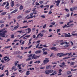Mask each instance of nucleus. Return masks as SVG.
<instances>
[{
    "label": "nucleus",
    "instance_id": "f257e3e1",
    "mask_svg": "<svg viewBox=\"0 0 77 77\" xmlns=\"http://www.w3.org/2000/svg\"><path fill=\"white\" fill-rule=\"evenodd\" d=\"M69 54V53H66V54H63V53H58L57 54V57H58L59 56H60V55H62V56H66V55H68Z\"/></svg>",
    "mask_w": 77,
    "mask_h": 77
},
{
    "label": "nucleus",
    "instance_id": "f03ea898",
    "mask_svg": "<svg viewBox=\"0 0 77 77\" xmlns=\"http://www.w3.org/2000/svg\"><path fill=\"white\" fill-rule=\"evenodd\" d=\"M39 57H40V55L35 56V54H34L32 55V56L31 57V59H38V58H39Z\"/></svg>",
    "mask_w": 77,
    "mask_h": 77
},
{
    "label": "nucleus",
    "instance_id": "7ed1b4c3",
    "mask_svg": "<svg viewBox=\"0 0 77 77\" xmlns=\"http://www.w3.org/2000/svg\"><path fill=\"white\" fill-rule=\"evenodd\" d=\"M74 25V24H71L67 26V25L66 24H65L64 26H63V29H64V28H68V27H70L71 26H72H72Z\"/></svg>",
    "mask_w": 77,
    "mask_h": 77
},
{
    "label": "nucleus",
    "instance_id": "20e7f679",
    "mask_svg": "<svg viewBox=\"0 0 77 77\" xmlns=\"http://www.w3.org/2000/svg\"><path fill=\"white\" fill-rule=\"evenodd\" d=\"M41 36V37H42L43 36H44V33L41 34V32H40L39 34H38L37 37L35 38V39H38V38H39V36Z\"/></svg>",
    "mask_w": 77,
    "mask_h": 77
},
{
    "label": "nucleus",
    "instance_id": "39448f33",
    "mask_svg": "<svg viewBox=\"0 0 77 77\" xmlns=\"http://www.w3.org/2000/svg\"><path fill=\"white\" fill-rule=\"evenodd\" d=\"M49 59H50L49 58H46L45 59V60H44L43 62L44 63H48L49 62Z\"/></svg>",
    "mask_w": 77,
    "mask_h": 77
},
{
    "label": "nucleus",
    "instance_id": "423d86ee",
    "mask_svg": "<svg viewBox=\"0 0 77 77\" xmlns=\"http://www.w3.org/2000/svg\"><path fill=\"white\" fill-rule=\"evenodd\" d=\"M60 0H58L57 1L55 2L57 3L56 6H58V7H59V4L60 3Z\"/></svg>",
    "mask_w": 77,
    "mask_h": 77
},
{
    "label": "nucleus",
    "instance_id": "0eeeda50",
    "mask_svg": "<svg viewBox=\"0 0 77 77\" xmlns=\"http://www.w3.org/2000/svg\"><path fill=\"white\" fill-rule=\"evenodd\" d=\"M6 33L7 32V31L5 30V28H4L2 29H1L0 30V33Z\"/></svg>",
    "mask_w": 77,
    "mask_h": 77
},
{
    "label": "nucleus",
    "instance_id": "6e6552de",
    "mask_svg": "<svg viewBox=\"0 0 77 77\" xmlns=\"http://www.w3.org/2000/svg\"><path fill=\"white\" fill-rule=\"evenodd\" d=\"M45 73L46 75H48L50 73L49 72V70H46L45 71Z\"/></svg>",
    "mask_w": 77,
    "mask_h": 77
},
{
    "label": "nucleus",
    "instance_id": "1a4fd4ad",
    "mask_svg": "<svg viewBox=\"0 0 77 77\" xmlns=\"http://www.w3.org/2000/svg\"><path fill=\"white\" fill-rule=\"evenodd\" d=\"M0 36L2 37H5L6 36V34L5 33H0Z\"/></svg>",
    "mask_w": 77,
    "mask_h": 77
},
{
    "label": "nucleus",
    "instance_id": "9d476101",
    "mask_svg": "<svg viewBox=\"0 0 77 77\" xmlns=\"http://www.w3.org/2000/svg\"><path fill=\"white\" fill-rule=\"evenodd\" d=\"M65 37L66 38H69V37H71V35H68V34L66 33H65L64 34Z\"/></svg>",
    "mask_w": 77,
    "mask_h": 77
},
{
    "label": "nucleus",
    "instance_id": "9b49d317",
    "mask_svg": "<svg viewBox=\"0 0 77 77\" xmlns=\"http://www.w3.org/2000/svg\"><path fill=\"white\" fill-rule=\"evenodd\" d=\"M50 50H54V51H57V49H56V48L52 47V48H50Z\"/></svg>",
    "mask_w": 77,
    "mask_h": 77
},
{
    "label": "nucleus",
    "instance_id": "f8f14e48",
    "mask_svg": "<svg viewBox=\"0 0 77 77\" xmlns=\"http://www.w3.org/2000/svg\"><path fill=\"white\" fill-rule=\"evenodd\" d=\"M4 60L5 61H6L7 62H9V61L11 60V59H9V57H8L7 58V59H5Z\"/></svg>",
    "mask_w": 77,
    "mask_h": 77
},
{
    "label": "nucleus",
    "instance_id": "ddd939ff",
    "mask_svg": "<svg viewBox=\"0 0 77 77\" xmlns=\"http://www.w3.org/2000/svg\"><path fill=\"white\" fill-rule=\"evenodd\" d=\"M17 11H18V10L16 9V10H14V11H13L11 12V14H14V13H15L16 12H17Z\"/></svg>",
    "mask_w": 77,
    "mask_h": 77
},
{
    "label": "nucleus",
    "instance_id": "4468645a",
    "mask_svg": "<svg viewBox=\"0 0 77 77\" xmlns=\"http://www.w3.org/2000/svg\"><path fill=\"white\" fill-rule=\"evenodd\" d=\"M6 12L4 11L1 14V15L3 16V15H6Z\"/></svg>",
    "mask_w": 77,
    "mask_h": 77
},
{
    "label": "nucleus",
    "instance_id": "2eb2a0df",
    "mask_svg": "<svg viewBox=\"0 0 77 77\" xmlns=\"http://www.w3.org/2000/svg\"><path fill=\"white\" fill-rule=\"evenodd\" d=\"M6 3H7V4L5 7V8H6L9 5V2L8 1H7Z\"/></svg>",
    "mask_w": 77,
    "mask_h": 77
},
{
    "label": "nucleus",
    "instance_id": "dca6fc26",
    "mask_svg": "<svg viewBox=\"0 0 77 77\" xmlns=\"http://www.w3.org/2000/svg\"><path fill=\"white\" fill-rule=\"evenodd\" d=\"M41 53V50H39L37 51H35V54H39V53Z\"/></svg>",
    "mask_w": 77,
    "mask_h": 77
},
{
    "label": "nucleus",
    "instance_id": "f3484780",
    "mask_svg": "<svg viewBox=\"0 0 77 77\" xmlns=\"http://www.w3.org/2000/svg\"><path fill=\"white\" fill-rule=\"evenodd\" d=\"M5 72H7V73L6 74V75H7V76H8V75H9V71H8V70H5Z\"/></svg>",
    "mask_w": 77,
    "mask_h": 77
},
{
    "label": "nucleus",
    "instance_id": "a211bd4d",
    "mask_svg": "<svg viewBox=\"0 0 77 77\" xmlns=\"http://www.w3.org/2000/svg\"><path fill=\"white\" fill-rule=\"evenodd\" d=\"M73 22V20H71V21L68 22L67 23V25H69V23H72Z\"/></svg>",
    "mask_w": 77,
    "mask_h": 77
},
{
    "label": "nucleus",
    "instance_id": "6ab92c4d",
    "mask_svg": "<svg viewBox=\"0 0 77 77\" xmlns=\"http://www.w3.org/2000/svg\"><path fill=\"white\" fill-rule=\"evenodd\" d=\"M18 27H19V26L17 25V26L14 27V29L15 30H17V29L18 28Z\"/></svg>",
    "mask_w": 77,
    "mask_h": 77
},
{
    "label": "nucleus",
    "instance_id": "aec40b11",
    "mask_svg": "<svg viewBox=\"0 0 77 77\" xmlns=\"http://www.w3.org/2000/svg\"><path fill=\"white\" fill-rule=\"evenodd\" d=\"M71 73V72L70 71H68L67 72V75H68L70 74Z\"/></svg>",
    "mask_w": 77,
    "mask_h": 77
},
{
    "label": "nucleus",
    "instance_id": "412c9836",
    "mask_svg": "<svg viewBox=\"0 0 77 77\" xmlns=\"http://www.w3.org/2000/svg\"><path fill=\"white\" fill-rule=\"evenodd\" d=\"M30 72V71H28L26 72V75H30V72Z\"/></svg>",
    "mask_w": 77,
    "mask_h": 77
},
{
    "label": "nucleus",
    "instance_id": "4be33fe9",
    "mask_svg": "<svg viewBox=\"0 0 77 77\" xmlns=\"http://www.w3.org/2000/svg\"><path fill=\"white\" fill-rule=\"evenodd\" d=\"M51 67H52V66H46V69H48L49 68H51Z\"/></svg>",
    "mask_w": 77,
    "mask_h": 77
},
{
    "label": "nucleus",
    "instance_id": "5701e85b",
    "mask_svg": "<svg viewBox=\"0 0 77 77\" xmlns=\"http://www.w3.org/2000/svg\"><path fill=\"white\" fill-rule=\"evenodd\" d=\"M28 33H29L31 32V29L30 28L28 29Z\"/></svg>",
    "mask_w": 77,
    "mask_h": 77
},
{
    "label": "nucleus",
    "instance_id": "b1692460",
    "mask_svg": "<svg viewBox=\"0 0 77 77\" xmlns=\"http://www.w3.org/2000/svg\"><path fill=\"white\" fill-rule=\"evenodd\" d=\"M20 10H23V5H21L20 7Z\"/></svg>",
    "mask_w": 77,
    "mask_h": 77
},
{
    "label": "nucleus",
    "instance_id": "393cba45",
    "mask_svg": "<svg viewBox=\"0 0 77 77\" xmlns=\"http://www.w3.org/2000/svg\"><path fill=\"white\" fill-rule=\"evenodd\" d=\"M53 71H54L52 69H51L50 70H49V74L50 73H52V72H53Z\"/></svg>",
    "mask_w": 77,
    "mask_h": 77
},
{
    "label": "nucleus",
    "instance_id": "a878e982",
    "mask_svg": "<svg viewBox=\"0 0 77 77\" xmlns=\"http://www.w3.org/2000/svg\"><path fill=\"white\" fill-rule=\"evenodd\" d=\"M75 62H71L70 63V65H73L74 64H75Z\"/></svg>",
    "mask_w": 77,
    "mask_h": 77
},
{
    "label": "nucleus",
    "instance_id": "bb28decb",
    "mask_svg": "<svg viewBox=\"0 0 77 77\" xmlns=\"http://www.w3.org/2000/svg\"><path fill=\"white\" fill-rule=\"evenodd\" d=\"M14 6V1H12L11 2V7H13Z\"/></svg>",
    "mask_w": 77,
    "mask_h": 77
},
{
    "label": "nucleus",
    "instance_id": "cd10ccee",
    "mask_svg": "<svg viewBox=\"0 0 77 77\" xmlns=\"http://www.w3.org/2000/svg\"><path fill=\"white\" fill-rule=\"evenodd\" d=\"M69 46V45H66L65 46H64V47H65V48H67V47H68Z\"/></svg>",
    "mask_w": 77,
    "mask_h": 77
},
{
    "label": "nucleus",
    "instance_id": "c85d7f7f",
    "mask_svg": "<svg viewBox=\"0 0 77 77\" xmlns=\"http://www.w3.org/2000/svg\"><path fill=\"white\" fill-rule=\"evenodd\" d=\"M17 57L19 58V59H22L23 58L22 56H20V55H18L17 56Z\"/></svg>",
    "mask_w": 77,
    "mask_h": 77
},
{
    "label": "nucleus",
    "instance_id": "c756f323",
    "mask_svg": "<svg viewBox=\"0 0 77 77\" xmlns=\"http://www.w3.org/2000/svg\"><path fill=\"white\" fill-rule=\"evenodd\" d=\"M77 7H74L73 8V10H77Z\"/></svg>",
    "mask_w": 77,
    "mask_h": 77
},
{
    "label": "nucleus",
    "instance_id": "7c9ffc66",
    "mask_svg": "<svg viewBox=\"0 0 77 77\" xmlns=\"http://www.w3.org/2000/svg\"><path fill=\"white\" fill-rule=\"evenodd\" d=\"M11 46H9L5 47L4 48H11Z\"/></svg>",
    "mask_w": 77,
    "mask_h": 77
},
{
    "label": "nucleus",
    "instance_id": "2f4dec72",
    "mask_svg": "<svg viewBox=\"0 0 77 77\" xmlns=\"http://www.w3.org/2000/svg\"><path fill=\"white\" fill-rule=\"evenodd\" d=\"M22 18V16H19L17 17V19H20V18Z\"/></svg>",
    "mask_w": 77,
    "mask_h": 77
},
{
    "label": "nucleus",
    "instance_id": "473e14b6",
    "mask_svg": "<svg viewBox=\"0 0 77 77\" xmlns=\"http://www.w3.org/2000/svg\"><path fill=\"white\" fill-rule=\"evenodd\" d=\"M70 11H71L72 12H74V11H73V8H70Z\"/></svg>",
    "mask_w": 77,
    "mask_h": 77
},
{
    "label": "nucleus",
    "instance_id": "72a5a7b5",
    "mask_svg": "<svg viewBox=\"0 0 77 77\" xmlns=\"http://www.w3.org/2000/svg\"><path fill=\"white\" fill-rule=\"evenodd\" d=\"M46 26H47V24H45L44 25V26H43V29H45V27H46Z\"/></svg>",
    "mask_w": 77,
    "mask_h": 77
},
{
    "label": "nucleus",
    "instance_id": "f704fd0d",
    "mask_svg": "<svg viewBox=\"0 0 77 77\" xmlns=\"http://www.w3.org/2000/svg\"><path fill=\"white\" fill-rule=\"evenodd\" d=\"M65 11H66L67 12H69V10H68V9L67 8H65Z\"/></svg>",
    "mask_w": 77,
    "mask_h": 77
},
{
    "label": "nucleus",
    "instance_id": "c9c22d12",
    "mask_svg": "<svg viewBox=\"0 0 77 77\" xmlns=\"http://www.w3.org/2000/svg\"><path fill=\"white\" fill-rule=\"evenodd\" d=\"M14 53L15 54H18V53H19V52L16 51V52H14Z\"/></svg>",
    "mask_w": 77,
    "mask_h": 77
},
{
    "label": "nucleus",
    "instance_id": "e433bc0d",
    "mask_svg": "<svg viewBox=\"0 0 77 77\" xmlns=\"http://www.w3.org/2000/svg\"><path fill=\"white\" fill-rule=\"evenodd\" d=\"M62 71V69H60L59 70V73H60Z\"/></svg>",
    "mask_w": 77,
    "mask_h": 77
},
{
    "label": "nucleus",
    "instance_id": "4c0bfd02",
    "mask_svg": "<svg viewBox=\"0 0 77 77\" xmlns=\"http://www.w3.org/2000/svg\"><path fill=\"white\" fill-rule=\"evenodd\" d=\"M41 32L42 33H45V32H46V31H45V30H43L41 31Z\"/></svg>",
    "mask_w": 77,
    "mask_h": 77
},
{
    "label": "nucleus",
    "instance_id": "58836bf2",
    "mask_svg": "<svg viewBox=\"0 0 77 77\" xmlns=\"http://www.w3.org/2000/svg\"><path fill=\"white\" fill-rule=\"evenodd\" d=\"M5 23V21L2 20L0 21V23Z\"/></svg>",
    "mask_w": 77,
    "mask_h": 77
},
{
    "label": "nucleus",
    "instance_id": "ea45409f",
    "mask_svg": "<svg viewBox=\"0 0 77 77\" xmlns=\"http://www.w3.org/2000/svg\"><path fill=\"white\" fill-rule=\"evenodd\" d=\"M29 12H30V11H29L28 10L26 11H25V14H26L27 13H29Z\"/></svg>",
    "mask_w": 77,
    "mask_h": 77
},
{
    "label": "nucleus",
    "instance_id": "a19ab883",
    "mask_svg": "<svg viewBox=\"0 0 77 77\" xmlns=\"http://www.w3.org/2000/svg\"><path fill=\"white\" fill-rule=\"evenodd\" d=\"M43 54L45 55H46V54H47V52L45 51L43 53Z\"/></svg>",
    "mask_w": 77,
    "mask_h": 77
},
{
    "label": "nucleus",
    "instance_id": "79ce46f5",
    "mask_svg": "<svg viewBox=\"0 0 77 77\" xmlns=\"http://www.w3.org/2000/svg\"><path fill=\"white\" fill-rule=\"evenodd\" d=\"M55 24H56V23L55 22H52L51 23V24H52V25H55Z\"/></svg>",
    "mask_w": 77,
    "mask_h": 77
},
{
    "label": "nucleus",
    "instance_id": "37998d69",
    "mask_svg": "<svg viewBox=\"0 0 77 77\" xmlns=\"http://www.w3.org/2000/svg\"><path fill=\"white\" fill-rule=\"evenodd\" d=\"M39 43H38V44L36 46V48H38V47H39Z\"/></svg>",
    "mask_w": 77,
    "mask_h": 77
},
{
    "label": "nucleus",
    "instance_id": "c03bdc74",
    "mask_svg": "<svg viewBox=\"0 0 77 77\" xmlns=\"http://www.w3.org/2000/svg\"><path fill=\"white\" fill-rule=\"evenodd\" d=\"M43 47H44L45 48H47L48 47V46L45 45H43Z\"/></svg>",
    "mask_w": 77,
    "mask_h": 77
},
{
    "label": "nucleus",
    "instance_id": "a18cd8bd",
    "mask_svg": "<svg viewBox=\"0 0 77 77\" xmlns=\"http://www.w3.org/2000/svg\"><path fill=\"white\" fill-rule=\"evenodd\" d=\"M44 7H45V8H49V7H50V6H49V5H47L45 6Z\"/></svg>",
    "mask_w": 77,
    "mask_h": 77
},
{
    "label": "nucleus",
    "instance_id": "49530a36",
    "mask_svg": "<svg viewBox=\"0 0 77 77\" xmlns=\"http://www.w3.org/2000/svg\"><path fill=\"white\" fill-rule=\"evenodd\" d=\"M60 31V29H57V33H58V32H59Z\"/></svg>",
    "mask_w": 77,
    "mask_h": 77
},
{
    "label": "nucleus",
    "instance_id": "de8ad7c7",
    "mask_svg": "<svg viewBox=\"0 0 77 77\" xmlns=\"http://www.w3.org/2000/svg\"><path fill=\"white\" fill-rule=\"evenodd\" d=\"M54 6V5H51L50 6V9H51Z\"/></svg>",
    "mask_w": 77,
    "mask_h": 77
},
{
    "label": "nucleus",
    "instance_id": "09e8293b",
    "mask_svg": "<svg viewBox=\"0 0 77 77\" xmlns=\"http://www.w3.org/2000/svg\"><path fill=\"white\" fill-rule=\"evenodd\" d=\"M72 54V52H71L69 54H68V56H71Z\"/></svg>",
    "mask_w": 77,
    "mask_h": 77
},
{
    "label": "nucleus",
    "instance_id": "8fccbe9b",
    "mask_svg": "<svg viewBox=\"0 0 77 77\" xmlns=\"http://www.w3.org/2000/svg\"><path fill=\"white\" fill-rule=\"evenodd\" d=\"M1 62H2V63H5V61H4V60H1Z\"/></svg>",
    "mask_w": 77,
    "mask_h": 77
},
{
    "label": "nucleus",
    "instance_id": "3c124183",
    "mask_svg": "<svg viewBox=\"0 0 77 77\" xmlns=\"http://www.w3.org/2000/svg\"><path fill=\"white\" fill-rule=\"evenodd\" d=\"M11 38H14V34L11 35Z\"/></svg>",
    "mask_w": 77,
    "mask_h": 77
},
{
    "label": "nucleus",
    "instance_id": "603ef678",
    "mask_svg": "<svg viewBox=\"0 0 77 77\" xmlns=\"http://www.w3.org/2000/svg\"><path fill=\"white\" fill-rule=\"evenodd\" d=\"M69 13L68 14H67L66 15V17H69Z\"/></svg>",
    "mask_w": 77,
    "mask_h": 77
},
{
    "label": "nucleus",
    "instance_id": "864d4df0",
    "mask_svg": "<svg viewBox=\"0 0 77 77\" xmlns=\"http://www.w3.org/2000/svg\"><path fill=\"white\" fill-rule=\"evenodd\" d=\"M19 71L20 72V73H23V71L21 70H19Z\"/></svg>",
    "mask_w": 77,
    "mask_h": 77
},
{
    "label": "nucleus",
    "instance_id": "5fc2aeb1",
    "mask_svg": "<svg viewBox=\"0 0 77 77\" xmlns=\"http://www.w3.org/2000/svg\"><path fill=\"white\" fill-rule=\"evenodd\" d=\"M65 42H64L63 43H61L60 44V45H63L65 44Z\"/></svg>",
    "mask_w": 77,
    "mask_h": 77
},
{
    "label": "nucleus",
    "instance_id": "6e6d98bb",
    "mask_svg": "<svg viewBox=\"0 0 77 77\" xmlns=\"http://www.w3.org/2000/svg\"><path fill=\"white\" fill-rule=\"evenodd\" d=\"M53 54H54L53 53H52L51 54L50 56V57H52L53 56Z\"/></svg>",
    "mask_w": 77,
    "mask_h": 77
},
{
    "label": "nucleus",
    "instance_id": "4d7b16f0",
    "mask_svg": "<svg viewBox=\"0 0 77 77\" xmlns=\"http://www.w3.org/2000/svg\"><path fill=\"white\" fill-rule=\"evenodd\" d=\"M4 75H5V74L3 73L1 75H0V77H3Z\"/></svg>",
    "mask_w": 77,
    "mask_h": 77
},
{
    "label": "nucleus",
    "instance_id": "13d9d810",
    "mask_svg": "<svg viewBox=\"0 0 77 77\" xmlns=\"http://www.w3.org/2000/svg\"><path fill=\"white\" fill-rule=\"evenodd\" d=\"M61 65H65V62H63V63L61 64Z\"/></svg>",
    "mask_w": 77,
    "mask_h": 77
},
{
    "label": "nucleus",
    "instance_id": "bf43d9fd",
    "mask_svg": "<svg viewBox=\"0 0 77 77\" xmlns=\"http://www.w3.org/2000/svg\"><path fill=\"white\" fill-rule=\"evenodd\" d=\"M16 6H17V7H19V6H20V4H16Z\"/></svg>",
    "mask_w": 77,
    "mask_h": 77
},
{
    "label": "nucleus",
    "instance_id": "052dcab7",
    "mask_svg": "<svg viewBox=\"0 0 77 77\" xmlns=\"http://www.w3.org/2000/svg\"><path fill=\"white\" fill-rule=\"evenodd\" d=\"M30 35H26V36H25V37H26V38H29L30 37Z\"/></svg>",
    "mask_w": 77,
    "mask_h": 77
},
{
    "label": "nucleus",
    "instance_id": "680f3d73",
    "mask_svg": "<svg viewBox=\"0 0 77 77\" xmlns=\"http://www.w3.org/2000/svg\"><path fill=\"white\" fill-rule=\"evenodd\" d=\"M4 26V24H2L1 26L0 27L1 28L3 27V26Z\"/></svg>",
    "mask_w": 77,
    "mask_h": 77
},
{
    "label": "nucleus",
    "instance_id": "e2e57ef3",
    "mask_svg": "<svg viewBox=\"0 0 77 77\" xmlns=\"http://www.w3.org/2000/svg\"><path fill=\"white\" fill-rule=\"evenodd\" d=\"M41 18H45V15H42L41 16Z\"/></svg>",
    "mask_w": 77,
    "mask_h": 77
},
{
    "label": "nucleus",
    "instance_id": "0e129e2a",
    "mask_svg": "<svg viewBox=\"0 0 77 77\" xmlns=\"http://www.w3.org/2000/svg\"><path fill=\"white\" fill-rule=\"evenodd\" d=\"M60 24H63V22H60L59 23Z\"/></svg>",
    "mask_w": 77,
    "mask_h": 77
},
{
    "label": "nucleus",
    "instance_id": "69168bd1",
    "mask_svg": "<svg viewBox=\"0 0 77 77\" xmlns=\"http://www.w3.org/2000/svg\"><path fill=\"white\" fill-rule=\"evenodd\" d=\"M8 17L9 19H11V18H12V17L11 16H10V15H8Z\"/></svg>",
    "mask_w": 77,
    "mask_h": 77
},
{
    "label": "nucleus",
    "instance_id": "338daca9",
    "mask_svg": "<svg viewBox=\"0 0 77 77\" xmlns=\"http://www.w3.org/2000/svg\"><path fill=\"white\" fill-rule=\"evenodd\" d=\"M36 10V8H33V10H32V11H33L34 12L35 11V10Z\"/></svg>",
    "mask_w": 77,
    "mask_h": 77
},
{
    "label": "nucleus",
    "instance_id": "774afa93",
    "mask_svg": "<svg viewBox=\"0 0 77 77\" xmlns=\"http://www.w3.org/2000/svg\"><path fill=\"white\" fill-rule=\"evenodd\" d=\"M32 31H33V32L35 31V28H33L32 29Z\"/></svg>",
    "mask_w": 77,
    "mask_h": 77
}]
</instances>
